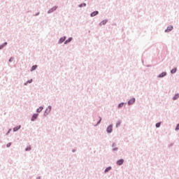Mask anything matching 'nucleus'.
<instances>
[{"mask_svg":"<svg viewBox=\"0 0 179 179\" xmlns=\"http://www.w3.org/2000/svg\"><path fill=\"white\" fill-rule=\"evenodd\" d=\"M38 117V114H34L31 118V121H34V120H36L37 117Z\"/></svg>","mask_w":179,"mask_h":179,"instance_id":"423d86ee","label":"nucleus"},{"mask_svg":"<svg viewBox=\"0 0 179 179\" xmlns=\"http://www.w3.org/2000/svg\"><path fill=\"white\" fill-rule=\"evenodd\" d=\"M178 97H179L178 94H176L173 96V100H177V99H178Z\"/></svg>","mask_w":179,"mask_h":179,"instance_id":"dca6fc26","label":"nucleus"},{"mask_svg":"<svg viewBox=\"0 0 179 179\" xmlns=\"http://www.w3.org/2000/svg\"><path fill=\"white\" fill-rule=\"evenodd\" d=\"M57 6L53 7L52 8L48 10V13H52L54 10H57Z\"/></svg>","mask_w":179,"mask_h":179,"instance_id":"39448f33","label":"nucleus"},{"mask_svg":"<svg viewBox=\"0 0 179 179\" xmlns=\"http://www.w3.org/2000/svg\"><path fill=\"white\" fill-rule=\"evenodd\" d=\"M110 170H111V167H108L105 169V173H108V171H110Z\"/></svg>","mask_w":179,"mask_h":179,"instance_id":"f3484780","label":"nucleus"},{"mask_svg":"<svg viewBox=\"0 0 179 179\" xmlns=\"http://www.w3.org/2000/svg\"><path fill=\"white\" fill-rule=\"evenodd\" d=\"M66 38L65 36L61 38L60 40H59V43H64V41H65Z\"/></svg>","mask_w":179,"mask_h":179,"instance_id":"1a4fd4ad","label":"nucleus"},{"mask_svg":"<svg viewBox=\"0 0 179 179\" xmlns=\"http://www.w3.org/2000/svg\"><path fill=\"white\" fill-rule=\"evenodd\" d=\"M176 72H177V69H173L171 71V73H176Z\"/></svg>","mask_w":179,"mask_h":179,"instance_id":"a211bd4d","label":"nucleus"},{"mask_svg":"<svg viewBox=\"0 0 179 179\" xmlns=\"http://www.w3.org/2000/svg\"><path fill=\"white\" fill-rule=\"evenodd\" d=\"M19 129H20V126H17L13 128L14 132H16V131H19Z\"/></svg>","mask_w":179,"mask_h":179,"instance_id":"9d476101","label":"nucleus"},{"mask_svg":"<svg viewBox=\"0 0 179 179\" xmlns=\"http://www.w3.org/2000/svg\"><path fill=\"white\" fill-rule=\"evenodd\" d=\"M36 69H37V65H35V66H33L31 69V71H36Z\"/></svg>","mask_w":179,"mask_h":179,"instance_id":"4468645a","label":"nucleus"},{"mask_svg":"<svg viewBox=\"0 0 179 179\" xmlns=\"http://www.w3.org/2000/svg\"><path fill=\"white\" fill-rule=\"evenodd\" d=\"M166 75H167V73L166 72H163L158 76V78H164V76H166Z\"/></svg>","mask_w":179,"mask_h":179,"instance_id":"6e6552de","label":"nucleus"},{"mask_svg":"<svg viewBox=\"0 0 179 179\" xmlns=\"http://www.w3.org/2000/svg\"><path fill=\"white\" fill-rule=\"evenodd\" d=\"M124 163V159H120L117 162V166H121Z\"/></svg>","mask_w":179,"mask_h":179,"instance_id":"0eeeda50","label":"nucleus"},{"mask_svg":"<svg viewBox=\"0 0 179 179\" xmlns=\"http://www.w3.org/2000/svg\"><path fill=\"white\" fill-rule=\"evenodd\" d=\"M99 15V11H94L91 13V17H94V16H97Z\"/></svg>","mask_w":179,"mask_h":179,"instance_id":"20e7f679","label":"nucleus"},{"mask_svg":"<svg viewBox=\"0 0 179 179\" xmlns=\"http://www.w3.org/2000/svg\"><path fill=\"white\" fill-rule=\"evenodd\" d=\"M31 82H33V80H29L27 81V83H31Z\"/></svg>","mask_w":179,"mask_h":179,"instance_id":"bb28decb","label":"nucleus"},{"mask_svg":"<svg viewBox=\"0 0 179 179\" xmlns=\"http://www.w3.org/2000/svg\"><path fill=\"white\" fill-rule=\"evenodd\" d=\"M12 145L11 143H8L7 145H6V147L7 148H10V145Z\"/></svg>","mask_w":179,"mask_h":179,"instance_id":"5701e85b","label":"nucleus"},{"mask_svg":"<svg viewBox=\"0 0 179 179\" xmlns=\"http://www.w3.org/2000/svg\"><path fill=\"white\" fill-rule=\"evenodd\" d=\"M121 125V122H117V124H116V127L117 128H118V127H120Z\"/></svg>","mask_w":179,"mask_h":179,"instance_id":"aec40b11","label":"nucleus"},{"mask_svg":"<svg viewBox=\"0 0 179 179\" xmlns=\"http://www.w3.org/2000/svg\"><path fill=\"white\" fill-rule=\"evenodd\" d=\"M171 30H173V26L171 25L167 27V29L165 30V32L169 33V31H171Z\"/></svg>","mask_w":179,"mask_h":179,"instance_id":"7ed1b4c3","label":"nucleus"},{"mask_svg":"<svg viewBox=\"0 0 179 179\" xmlns=\"http://www.w3.org/2000/svg\"><path fill=\"white\" fill-rule=\"evenodd\" d=\"M106 23H107V20H103L102 22H100V26H103L104 24H106Z\"/></svg>","mask_w":179,"mask_h":179,"instance_id":"9b49d317","label":"nucleus"},{"mask_svg":"<svg viewBox=\"0 0 179 179\" xmlns=\"http://www.w3.org/2000/svg\"><path fill=\"white\" fill-rule=\"evenodd\" d=\"M106 131L108 134H111V132H113V125H110L109 127H108Z\"/></svg>","mask_w":179,"mask_h":179,"instance_id":"f257e3e1","label":"nucleus"},{"mask_svg":"<svg viewBox=\"0 0 179 179\" xmlns=\"http://www.w3.org/2000/svg\"><path fill=\"white\" fill-rule=\"evenodd\" d=\"M178 129H179V124H177L176 128V131H178Z\"/></svg>","mask_w":179,"mask_h":179,"instance_id":"b1692460","label":"nucleus"},{"mask_svg":"<svg viewBox=\"0 0 179 179\" xmlns=\"http://www.w3.org/2000/svg\"><path fill=\"white\" fill-rule=\"evenodd\" d=\"M12 61H13V58H10V59H9V62H12Z\"/></svg>","mask_w":179,"mask_h":179,"instance_id":"cd10ccee","label":"nucleus"},{"mask_svg":"<svg viewBox=\"0 0 179 179\" xmlns=\"http://www.w3.org/2000/svg\"><path fill=\"white\" fill-rule=\"evenodd\" d=\"M122 107H124V103H121L118 105V108H121Z\"/></svg>","mask_w":179,"mask_h":179,"instance_id":"6ab92c4d","label":"nucleus"},{"mask_svg":"<svg viewBox=\"0 0 179 179\" xmlns=\"http://www.w3.org/2000/svg\"><path fill=\"white\" fill-rule=\"evenodd\" d=\"M134 103H135V98L131 99L128 101V105H129V106H131V104H134Z\"/></svg>","mask_w":179,"mask_h":179,"instance_id":"f03ea898","label":"nucleus"},{"mask_svg":"<svg viewBox=\"0 0 179 179\" xmlns=\"http://www.w3.org/2000/svg\"><path fill=\"white\" fill-rule=\"evenodd\" d=\"M71 41H72V38H69L68 40H66V41H65V44H68V43H71Z\"/></svg>","mask_w":179,"mask_h":179,"instance_id":"ddd939ff","label":"nucleus"},{"mask_svg":"<svg viewBox=\"0 0 179 179\" xmlns=\"http://www.w3.org/2000/svg\"><path fill=\"white\" fill-rule=\"evenodd\" d=\"M37 113H41V111H43V107H39L37 110H36Z\"/></svg>","mask_w":179,"mask_h":179,"instance_id":"2eb2a0df","label":"nucleus"},{"mask_svg":"<svg viewBox=\"0 0 179 179\" xmlns=\"http://www.w3.org/2000/svg\"><path fill=\"white\" fill-rule=\"evenodd\" d=\"M82 6H86V3L80 4V7L82 8Z\"/></svg>","mask_w":179,"mask_h":179,"instance_id":"a878e982","label":"nucleus"},{"mask_svg":"<svg viewBox=\"0 0 179 179\" xmlns=\"http://www.w3.org/2000/svg\"><path fill=\"white\" fill-rule=\"evenodd\" d=\"M26 152H27L28 150H31V147H27L26 149H25Z\"/></svg>","mask_w":179,"mask_h":179,"instance_id":"4be33fe9","label":"nucleus"},{"mask_svg":"<svg viewBox=\"0 0 179 179\" xmlns=\"http://www.w3.org/2000/svg\"><path fill=\"white\" fill-rule=\"evenodd\" d=\"M8 45V43H4L3 45H0V50H2V48H3V47H5L6 45Z\"/></svg>","mask_w":179,"mask_h":179,"instance_id":"f8f14e48","label":"nucleus"},{"mask_svg":"<svg viewBox=\"0 0 179 179\" xmlns=\"http://www.w3.org/2000/svg\"><path fill=\"white\" fill-rule=\"evenodd\" d=\"M160 125H161V123H160V122L157 123V124H156L157 128H159Z\"/></svg>","mask_w":179,"mask_h":179,"instance_id":"412c9836","label":"nucleus"},{"mask_svg":"<svg viewBox=\"0 0 179 179\" xmlns=\"http://www.w3.org/2000/svg\"><path fill=\"white\" fill-rule=\"evenodd\" d=\"M99 122H97V124H100V122H101V117H99Z\"/></svg>","mask_w":179,"mask_h":179,"instance_id":"393cba45","label":"nucleus"}]
</instances>
